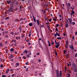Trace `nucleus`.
Listing matches in <instances>:
<instances>
[{
	"instance_id": "20e7f679",
	"label": "nucleus",
	"mask_w": 77,
	"mask_h": 77,
	"mask_svg": "<svg viewBox=\"0 0 77 77\" xmlns=\"http://www.w3.org/2000/svg\"><path fill=\"white\" fill-rule=\"evenodd\" d=\"M60 46V45L59 44V42H58L57 44V45H55V48H58V47Z\"/></svg>"
},
{
	"instance_id": "f257e3e1",
	"label": "nucleus",
	"mask_w": 77,
	"mask_h": 77,
	"mask_svg": "<svg viewBox=\"0 0 77 77\" xmlns=\"http://www.w3.org/2000/svg\"><path fill=\"white\" fill-rule=\"evenodd\" d=\"M57 72V77H62V73H61V72H62V71H60V74H59V71L58 70H56Z\"/></svg>"
},
{
	"instance_id": "423d86ee",
	"label": "nucleus",
	"mask_w": 77,
	"mask_h": 77,
	"mask_svg": "<svg viewBox=\"0 0 77 77\" xmlns=\"http://www.w3.org/2000/svg\"><path fill=\"white\" fill-rule=\"evenodd\" d=\"M19 30H20V32L21 33V31H22V27L20 26L18 28Z\"/></svg>"
},
{
	"instance_id": "a878e982",
	"label": "nucleus",
	"mask_w": 77,
	"mask_h": 77,
	"mask_svg": "<svg viewBox=\"0 0 77 77\" xmlns=\"http://www.w3.org/2000/svg\"><path fill=\"white\" fill-rule=\"evenodd\" d=\"M67 75H68V77H70V74L69 73H67Z\"/></svg>"
},
{
	"instance_id": "ea45409f",
	"label": "nucleus",
	"mask_w": 77,
	"mask_h": 77,
	"mask_svg": "<svg viewBox=\"0 0 77 77\" xmlns=\"http://www.w3.org/2000/svg\"><path fill=\"white\" fill-rule=\"evenodd\" d=\"M7 2L8 4L9 5L10 3V2L8 1H7Z\"/></svg>"
},
{
	"instance_id": "cd10ccee",
	"label": "nucleus",
	"mask_w": 77,
	"mask_h": 77,
	"mask_svg": "<svg viewBox=\"0 0 77 77\" xmlns=\"http://www.w3.org/2000/svg\"><path fill=\"white\" fill-rule=\"evenodd\" d=\"M68 5L69 7H70V6H71V4H70V3H68Z\"/></svg>"
},
{
	"instance_id": "b1692460",
	"label": "nucleus",
	"mask_w": 77,
	"mask_h": 77,
	"mask_svg": "<svg viewBox=\"0 0 77 77\" xmlns=\"http://www.w3.org/2000/svg\"><path fill=\"white\" fill-rule=\"evenodd\" d=\"M9 18V17H7L5 19V20H8Z\"/></svg>"
},
{
	"instance_id": "c03bdc74",
	"label": "nucleus",
	"mask_w": 77,
	"mask_h": 77,
	"mask_svg": "<svg viewBox=\"0 0 77 77\" xmlns=\"http://www.w3.org/2000/svg\"><path fill=\"white\" fill-rule=\"evenodd\" d=\"M2 77H6V76H5V75H2Z\"/></svg>"
},
{
	"instance_id": "a211bd4d",
	"label": "nucleus",
	"mask_w": 77,
	"mask_h": 77,
	"mask_svg": "<svg viewBox=\"0 0 77 77\" xmlns=\"http://www.w3.org/2000/svg\"><path fill=\"white\" fill-rule=\"evenodd\" d=\"M11 42H14L15 43V42H16V40H13Z\"/></svg>"
},
{
	"instance_id": "4468645a",
	"label": "nucleus",
	"mask_w": 77,
	"mask_h": 77,
	"mask_svg": "<svg viewBox=\"0 0 77 77\" xmlns=\"http://www.w3.org/2000/svg\"><path fill=\"white\" fill-rule=\"evenodd\" d=\"M38 26H39V20H36Z\"/></svg>"
},
{
	"instance_id": "69168bd1",
	"label": "nucleus",
	"mask_w": 77,
	"mask_h": 77,
	"mask_svg": "<svg viewBox=\"0 0 77 77\" xmlns=\"http://www.w3.org/2000/svg\"><path fill=\"white\" fill-rule=\"evenodd\" d=\"M72 39H74V40H75V39L74 38V37H72Z\"/></svg>"
},
{
	"instance_id": "9b49d317",
	"label": "nucleus",
	"mask_w": 77,
	"mask_h": 77,
	"mask_svg": "<svg viewBox=\"0 0 77 77\" xmlns=\"http://www.w3.org/2000/svg\"><path fill=\"white\" fill-rule=\"evenodd\" d=\"M68 26H69L68 24L66 23L65 24V27H66V28H67L68 27Z\"/></svg>"
},
{
	"instance_id": "f8f14e48",
	"label": "nucleus",
	"mask_w": 77,
	"mask_h": 77,
	"mask_svg": "<svg viewBox=\"0 0 77 77\" xmlns=\"http://www.w3.org/2000/svg\"><path fill=\"white\" fill-rule=\"evenodd\" d=\"M9 71H10V69H8L6 71V72L7 73V74H8L9 73Z\"/></svg>"
},
{
	"instance_id": "4c0bfd02",
	"label": "nucleus",
	"mask_w": 77,
	"mask_h": 77,
	"mask_svg": "<svg viewBox=\"0 0 77 77\" xmlns=\"http://www.w3.org/2000/svg\"><path fill=\"white\" fill-rule=\"evenodd\" d=\"M58 28H56V31H59V30H58Z\"/></svg>"
},
{
	"instance_id": "4d7b16f0",
	"label": "nucleus",
	"mask_w": 77,
	"mask_h": 77,
	"mask_svg": "<svg viewBox=\"0 0 77 77\" xmlns=\"http://www.w3.org/2000/svg\"><path fill=\"white\" fill-rule=\"evenodd\" d=\"M4 23V22H1V24H3Z\"/></svg>"
},
{
	"instance_id": "774afa93",
	"label": "nucleus",
	"mask_w": 77,
	"mask_h": 77,
	"mask_svg": "<svg viewBox=\"0 0 77 77\" xmlns=\"http://www.w3.org/2000/svg\"><path fill=\"white\" fill-rule=\"evenodd\" d=\"M75 34L76 35H77V32H76L75 33Z\"/></svg>"
},
{
	"instance_id": "37998d69",
	"label": "nucleus",
	"mask_w": 77,
	"mask_h": 77,
	"mask_svg": "<svg viewBox=\"0 0 77 77\" xmlns=\"http://www.w3.org/2000/svg\"><path fill=\"white\" fill-rule=\"evenodd\" d=\"M37 55L39 56V54H40V53L39 52H38L37 53Z\"/></svg>"
},
{
	"instance_id": "412c9836",
	"label": "nucleus",
	"mask_w": 77,
	"mask_h": 77,
	"mask_svg": "<svg viewBox=\"0 0 77 77\" xmlns=\"http://www.w3.org/2000/svg\"><path fill=\"white\" fill-rule=\"evenodd\" d=\"M3 45H3V44H2V43L0 44V47H3Z\"/></svg>"
},
{
	"instance_id": "0e129e2a",
	"label": "nucleus",
	"mask_w": 77,
	"mask_h": 77,
	"mask_svg": "<svg viewBox=\"0 0 77 77\" xmlns=\"http://www.w3.org/2000/svg\"><path fill=\"white\" fill-rule=\"evenodd\" d=\"M13 69H10V71H13Z\"/></svg>"
},
{
	"instance_id": "473e14b6",
	"label": "nucleus",
	"mask_w": 77,
	"mask_h": 77,
	"mask_svg": "<svg viewBox=\"0 0 77 77\" xmlns=\"http://www.w3.org/2000/svg\"><path fill=\"white\" fill-rule=\"evenodd\" d=\"M5 38H8V35H6Z\"/></svg>"
},
{
	"instance_id": "0eeeda50",
	"label": "nucleus",
	"mask_w": 77,
	"mask_h": 77,
	"mask_svg": "<svg viewBox=\"0 0 77 77\" xmlns=\"http://www.w3.org/2000/svg\"><path fill=\"white\" fill-rule=\"evenodd\" d=\"M19 65H20V63H17L15 64V67L17 68V66H19Z\"/></svg>"
},
{
	"instance_id": "c756f323",
	"label": "nucleus",
	"mask_w": 77,
	"mask_h": 77,
	"mask_svg": "<svg viewBox=\"0 0 77 77\" xmlns=\"http://www.w3.org/2000/svg\"><path fill=\"white\" fill-rule=\"evenodd\" d=\"M14 50V49L13 48H11L10 50V51H13V50Z\"/></svg>"
},
{
	"instance_id": "3c124183",
	"label": "nucleus",
	"mask_w": 77,
	"mask_h": 77,
	"mask_svg": "<svg viewBox=\"0 0 77 77\" xmlns=\"http://www.w3.org/2000/svg\"><path fill=\"white\" fill-rule=\"evenodd\" d=\"M28 71V68H27L26 69V72H27V71Z\"/></svg>"
},
{
	"instance_id": "2eb2a0df",
	"label": "nucleus",
	"mask_w": 77,
	"mask_h": 77,
	"mask_svg": "<svg viewBox=\"0 0 77 77\" xmlns=\"http://www.w3.org/2000/svg\"><path fill=\"white\" fill-rule=\"evenodd\" d=\"M29 26H33V23H29Z\"/></svg>"
},
{
	"instance_id": "603ef678",
	"label": "nucleus",
	"mask_w": 77,
	"mask_h": 77,
	"mask_svg": "<svg viewBox=\"0 0 77 77\" xmlns=\"http://www.w3.org/2000/svg\"><path fill=\"white\" fill-rule=\"evenodd\" d=\"M25 53H27V51H25Z\"/></svg>"
},
{
	"instance_id": "72a5a7b5",
	"label": "nucleus",
	"mask_w": 77,
	"mask_h": 77,
	"mask_svg": "<svg viewBox=\"0 0 77 77\" xmlns=\"http://www.w3.org/2000/svg\"><path fill=\"white\" fill-rule=\"evenodd\" d=\"M57 35L58 36H60V35L59 34V33L57 32Z\"/></svg>"
},
{
	"instance_id": "7ed1b4c3",
	"label": "nucleus",
	"mask_w": 77,
	"mask_h": 77,
	"mask_svg": "<svg viewBox=\"0 0 77 77\" xmlns=\"http://www.w3.org/2000/svg\"><path fill=\"white\" fill-rule=\"evenodd\" d=\"M76 64L75 63H73L72 64V67L73 68H76Z\"/></svg>"
},
{
	"instance_id": "e2e57ef3",
	"label": "nucleus",
	"mask_w": 77,
	"mask_h": 77,
	"mask_svg": "<svg viewBox=\"0 0 77 77\" xmlns=\"http://www.w3.org/2000/svg\"><path fill=\"white\" fill-rule=\"evenodd\" d=\"M39 75L40 76L41 75H42V74H41V73H39Z\"/></svg>"
},
{
	"instance_id": "aec40b11",
	"label": "nucleus",
	"mask_w": 77,
	"mask_h": 77,
	"mask_svg": "<svg viewBox=\"0 0 77 77\" xmlns=\"http://www.w3.org/2000/svg\"><path fill=\"white\" fill-rule=\"evenodd\" d=\"M57 39H62V38H61V37H57Z\"/></svg>"
},
{
	"instance_id": "13d9d810",
	"label": "nucleus",
	"mask_w": 77,
	"mask_h": 77,
	"mask_svg": "<svg viewBox=\"0 0 77 77\" xmlns=\"http://www.w3.org/2000/svg\"><path fill=\"white\" fill-rule=\"evenodd\" d=\"M8 31H6L5 32V33H6V34H8Z\"/></svg>"
},
{
	"instance_id": "bf43d9fd",
	"label": "nucleus",
	"mask_w": 77,
	"mask_h": 77,
	"mask_svg": "<svg viewBox=\"0 0 77 77\" xmlns=\"http://www.w3.org/2000/svg\"><path fill=\"white\" fill-rule=\"evenodd\" d=\"M21 36L22 38H24V35H21Z\"/></svg>"
},
{
	"instance_id": "09e8293b",
	"label": "nucleus",
	"mask_w": 77,
	"mask_h": 77,
	"mask_svg": "<svg viewBox=\"0 0 77 77\" xmlns=\"http://www.w3.org/2000/svg\"><path fill=\"white\" fill-rule=\"evenodd\" d=\"M14 34H15V35H18V34H17V32H15Z\"/></svg>"
},
{
	"instance_id": "680f3d73",
	"label": "nucleus",
	"mask_w": 77,
	"mask_h": 77,
	"mask_svg": "<svg viewBox=\"0 0 77 77\" xmlns=\"http://www.w3.org/2000/svg\"><path fill=\"white\" fill-rule=\"evenodd\" d=\"M1 67H2H2H3V66L2 65H1Z\"/></svg>"
},
{
	"instance_id": "a18cd8bd",
	"label": "nucleus",
	"mask_w": 77,
	"mask_h": 77,
	"mask_svg": "<svg viewBox=\"0 0 77 77\" xmlns=\"http://www.w3.org/2000/svg\"><path fill=\"white\" fill-rule=\"evenodd\" d=\"M47 27L48 28H49V29H50V26H49V25H48L47 26Z\"/></svg>"
},
{
	"instance_id": "79ce46f5",
	"label": "nucleus",
	"mask_w": 77,
	"mask_h": 77,
	"mask_svg": "<svg viewBox=\"0 0 77 77\" xmlns=\"http://www.w3.org/2000/svg\"><path fill=\"white\" fill-rule=\"evenodd\" d=\"M68 44V41H66V44Z\"/></svg>"
},
{
	"instance_id": "7c9ffc66",
	"label": "nucleus",
	"mask_w": 77,
	"mask_h": 77,
	"mask_svg": "<svg viewBox=\"0 0 77 77\" xmlns=\"http://www.w3.org/2000/svg\"><path fill=\"white\" fill-rule=\"evenodd\" d=\"M55 44H57V42H56V40H55Z\"/></svg>"
},
{
	"instance_id": "5701e85b",
	"label": "nucleus",
	"mask_w": 77,
	"mask_h": 77,
	"mask_svg": "<svg viewBox=\"0 0 77 77\" xmlns=\"http://www.w3.org/2000/svg\"><path fill=\"white\" fill-rule=\"evenodd\" d=\"M72 24L73 25H75V23L74 22H73L72 23Z\"/></svg>"
},
{
	"instance_id": "de8ad7c7",
	"label": "nucleus",
	"mask_w": 77,
	"mask_h": 77,
	"mask_svg": "<svg viewBox=\"0 0 77 77\" xmlns=\"http://www.w3.org/2000/svg\"><path fill=\"white\" fill-rule=\"evenodd\" d=\"M15 21H16V22H17L18 21V20L17 19H15L14 20Z\"/></svg>"
},
{
	"instance_id": "6ab92c4d",
	"label": "nucleus",
	"mask_w": 77,
	"mask_h": 77,
	"mask_svg": "<svg viewBox=\"0 0 77 77\" xmlns=\"http://www.w3.org/2000/svg\"><path fill=\"white\" fill-rule=\"evenodd\" d=\"M14 33L13 31L11 32V35H14Z\"/></svg>"
},
{
	"instance_id": "4be33fe9",
	"label": "nucleus",
	"mask_w": 77,
	"mask_h": 77,
	"mask_svg": "<svg viewBox=\"0 0 77 77\" xmlns=\"http://www.w3.org/2000/svg\"><path fill=\"white\" fill-rule=\"evenodd\" d=\"M51 43L52 45H54V42L52 41H51Z\"/></svg>"
},
{
	"instance_id": "49530a36",
	"label": "nucleus",
	"mask_w": 77,
	"mask_h": 77,
	"mask_svg": "<svg viewBox=\"0 0 77 77\" xmlns=\"http://www.w3.org/2000/svg\"><path fill=\"white\" fill-rule=\"evenodd\" d=\"M12 57L10 56L9 57V59H12Z\"/></svg>"
},
{
	"instance_id": "2f4dec72",
	"label": "nucleus",
	"mask_w": 77,
	"mask_h": 77,
	"mask_svg": "<svg viewBox=\"0 0 77 77\" xmlns=\"http://www.w3.org/2000/svg\"><path fill=\"white\" fill-rule=\"evenodd\" d=\"M59 26V24H57V25H56V27H57Z\"/></svg>"
},
{
	"instance_id": "9d476101",
	"label": "nucleus",
	"mask_w": 77,
	"mask_h": 77,
	"mask_svg": "<svg viewBox=\"0 0 77 77\" xmlns=\"http://www.w3.org/2000/svg\"><path fill=\"white\" fill-rule=\"evenodd\" d=\"M74 72H77V68H74Z\"/></svg>"
},
{
	"instance_id": "5fc2aeb1",
	"label": "nucleus",
	"mask_w": 77,
	"mask_h": 77,
	"mask_svg": "<svg viewBox=\"0 0 77 77\" xmlns=\"http://www.w3.org/2000/svg\"><path fill=\"white\" fill-rule=\"evenodd\" d=\"M2 34H3V35H5V32H2Z\"/></svg>"
},
{
	"instance_id": "c9c22d12",
	"label": "nucleus",
	"mask_w": 77,
	"mask_h": 77,
	"mask_svg": "<svg viewBox=\"0 0 77 77\" xmlns=\"http://www.w3.org/2000/svg\"><path fill=\"white\" fill-rule=\"evenodd\" d=\"M70 9H72V10H74V8H73V7H70Z\"/></svg>"
},
{
	"instance_id": "864d4df0",
	"label": "nucleus",
	"mask_w": 77,
	"mask_h": 77,
	"mask_svg": "<svg viewBox=\"0 0 77 77\" xmlns=\"http://www.w3.org/2000/svg\"><path fill=\"white\" fill-rule=\"evenodd\" d=\"M75 57H77V53H76L75 55Z\"/></svg>"
},
{
	"instance_id": "338daca9",
	"label": "nucleus",
	"mask_w": 77,
	"mask_h": 77,
	"mask_svg": "<svg viewBox=\"0 0 77 77\" xmlns=\"http://www.w3.org/2000/svg\"><path fill=\"white\" fill-rule=\"evenodd\" d=\"M18 38L19 39H20V36H19L18 37Z\"/></svg>"
},
{
	"instance_id": "e433bc0d",
	"label": "nucleus",
	"mask_w": 77,
	"mask_h": 77,
	"mask_svg": "<svg viewBox=\"0 0 77 77\" xmlns=\"http://www.w3.org/2000/svg\"><path fill=\"white\" fill-rule=\"evenodd\" d=\"M68 48V45H66V48Z\"/></svg>"
},
{
	"instance_id": "6e6552de",
	"label": "nucleus",
	"mask_w": 77,
	"mask_h": 77,
	"mask_svg": "<svg viewBox=\"0 0 77 77\" xmlns=\"http://www.w3.org/2000/svg\"><path fill=\"white\" fill-rule=\"evenodd\" d=\"M68 20H69L70 23L72 24V19L71 18H68Z\"/></svg>"
},
{
	"instance_id": "f03ea898",
	"label": "nucleus",
	"mask_w": 77,
	"mask_h": 77,
	"mask_svg": "<svg viewBox=\"0 0 77 77\" xmlns=\"http://www.w3.org/2000/svg\"><path fill=\"white\" fill-rule=\"evenodd\" d=\"M12 7H13V5L11 4L10 5V8L8 9V11L9 12H12L14 11V10L12 8Z\"/></svg>"
},
{
	"instance_id": "58836bf2",
	"label": "nucleus",
	"mask_w": 77,
	"mask_h": 77,
	"mask_svg": "<svg viewBox=\"0 0 77 77\" xmlns=\"http://www.w3.org/2000/svg\"><path fill=\"white\" fill-rule=\"evenodd\" d=\"M12 77H14V74H13L11 75Z\"/></svg>"
},
{
	"instance_id": "f3484780",
	"label": "nucleus",
	"mask_w": 77,
	"mask_h": 77,
	"mask_svg": "<svg viewBox=\"0 0 77 77\" xmlns=\"http://www.w3.org/2000/svg\"><path fill=\"white\" fill-rule=\"evenodd\" d=\"M57 33L58 32H56L54 35V36H55V38H56V36H57Z\"/></svg>"
},
{
	"instance_id": "8fccbe9b",
	"label": "nucleus",
	"mask_w": 77,
	"mask_h": 77,
	"mask_svg": "<svg viewBox=\"0 0 77 77\" xmlns=\"http://www.w3.org/2000/svg\"><path fill=\"white\" fill-rule=\"evenodd\" d=\"M23 21H22L21 22V23H20V25H21V24H23Z\"/></svg>"
},
{
	"instance_id": "052dcab7",
	"label": "nucleus",
	"mask_w": 77,
	"mask_h": 77,
	"mask_svg": "<svg viewBox=\"0 0 77 77\" xmlns=\"http://www.w3.org/2000/svg\"><path fill=\"white\" fill-rule=\"evenodd\" d=\"M20 21H23V19L22 18H21L20 19Z\"/></svg>"
},
{
	"instance_id": "ddd939ff",
	"label": "nucleus",
	"mask_w": 77,
	"mask_h": 77,
	"mask_svg": "<svg viewBox=\"0 0 77 77\" xmlns=\"http://www.w3.org/2000/svg\"><path fill=\"white\" fill-rule=\"evenodd\" d=\"M32 17H33L34 21L35 22V23L36 22V19H35V17H34V16H32Z\"/></svg>"
},
{
	"instance_id": "1a4fd4ad",
	"label": "nucleus",
	"mask_w": 77,
	"mask_h": 77,
	"mask_svg": "<svg viewBox=\"0 0 77 77\" xmlns=\"http://www.w3.org/2000/svg\"><path fill=\"white\" fill-rule=\"evenodd\" d=\"M75 14V12L73 10H72V11L71 12V15H72L73 14Z\"/></svg>"
},
{
	"instance_id": "bb28decb",
	"label": "nucleus",
	"mask_w": 77,
	"mask_h": 77,
	"mask_svg": "<svg viewBox=\"0 0 77 77\" xmlns=\"http://www.w3.org/2000/svg\"><path fill=\"white\" fill-rule=\"evenodd\" d=\"M28 64H29V62H27L26 63V65H28Z\"/></svg>"
},
{
	"instance_id": "dca6fc26",
	"label": "nucleus",
	"mask_w": 77,
	"mask_h": 77,
	"mask_svg": "<svg viewBox=\"0 0 77 77\" xmlns=\"http://www.w3.org/2000/svg\"><path fill=\"white\" fill-rule=\"evenodd\" d=\"M53 19L54 20V21H57V18L54 17L53 18Z\"/></svg>"
},
{
	"instance_id": "a19ab883",
	"label": "nucleus",
	"mask_w": 77,
	"mask_h": 77,
	"mask_svg": "<svg viewBox=\"0 0 77 77\" xmlns=\"http://www.w3.org/2000/svg\"><path fill=\"white\" fill-rule=\"evenodd\" d=\"M5 44H8V42L7 41H5Z\"/></svg>"
},
{
	"instance_id": "39448f33",
	"label": "nucleus",
	"mask_w": 77,
	"mask_h": 77,
	"mask_svg": "<svg viewBox=\"0 0 77 77\" xmlns=\"http://www.w3.org/2000/svg\"><path fill=\"white\" fill-rule=\"evenodd\" d=\"M69 47L71 48V50H74V47H73V46H72V44L71 46V45H69Z\"/></svg>"
},
{
	"instance_id": "c85d7f7f",
	"label": "nucleus",
	"mask_w": 77,
	"mask_h": 77,
	"mask_svg": "<svg viewBox=\"0 0 77 77\" xmlns=\"http://www.w3.org/2000/svg\"><path fill=\"white\" fill-rule=\"evenodd\" d=\"M55 54L57 56V51H55Z\"/></svg>"
},
{
	"instance_id": "393cba45",
	"label": "nucleus",
	"mask_w": 77,
	"mask_h": 77,
	"mask_svg": "<svg viewBox=\"0 0 77 77\" xmlns=\"http://www.w3.org/2000/svg\"><path fill=\"white\" fill-rule=\"evenodd\" d=\"M22 58H23L24 59H26V57L25 56H24L22 57Z\"/></svg>"
},
{
	"instance_id": "6e6d98bb",
	"label": "nucleus",
	"mask_w": 77,
	"mask_h": 77,
	"mask_svg": "<svg viewBox=\"0 0 77 77\" xmlns=\"http://www.w3.org/2000/svg\"><path fill=\"white\" fill-rule=\"evenodd\" d=\"M29 37L31 36V34H29Z\"/></svg>"
},
{
	"instance_id": "f704fd0d",
	"label": "nucleus",
	"mask_w": 77,
	"mask_h": 77,
	"mask_svg": "<svg viewBox=\"0 0 77 77\" xmlns=\"http://www.w3.org/2000/svg\"><path fill=\"white\" fill-rule=\"evenodd\" d=\"M48 46H49V47H50V46H51V44L50 43H49Z\"/></svg>"
}]
</instances>
